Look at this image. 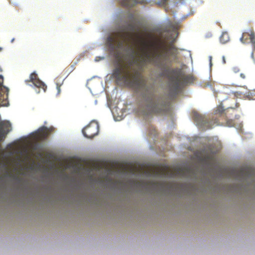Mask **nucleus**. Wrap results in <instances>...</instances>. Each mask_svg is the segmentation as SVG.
<instances>
[{
  "label": "nucleus",
  "instance_id": "nucleus-11",
  "mask_svg": "<svg viewBox=\"0 0 255 255\" xmlns=\"http://www.w3.org/2000/svg\"><path fill=\"white\" fill-rule=\"evenodd\" d=\"M241 41L243 43H252L255 44V33L252 30H250L249 32H244L242 34V36L240 38Z\"/></svg>",
  "mask_w": 255,
  "mask_h": 255
},
{
  "label": "nucleus",
  "instance_id": "nucleus-2",
  "mask_svg": "<svg viewBox=\"0 0 255 255\" xmlns=\"http://www.w3.org/2000/svg\"><path fill=\"white\" fill-rule=\"evenodd\" d=\"M138 29V27H136L134 23H128L124 29L108 36L106 40L107 44L111 51H115L123 48L126 39L128 37L136 43L139 49L149 61H153L157 66H163V62L161 61V54L157 55L155 58L151 57L148 51L153 46V44L144 38L138 32H135Z\"/></svg>",
  "mask_w": 255,
  "mask_h": 255
},
{
  "label": "nucleus",
  "instance_id": "nucleus-24",
  "mask_svg": "<svg viewBox=\"0 0 255 255\" xmlns=\"http://www.w3.org/2000/svg\"><path fill=\"white\" fill-rule=\"evenodd\" d=\"M36 92L38 94L40 93V90L37 91L36 89L35 90Z\"/></svg>",
  "mask_w": 255,
  "mask_h": 255
},
{
  "label": "nucleus",
  "instance_id": "nucleus-17",
  "mask_svg": "<svg viewBox=\"0 0 255 255\" xmlns=\"http://www.w3.org/2000/svg\"><path fill=\"white\" fill-rule=\"evenodd\" d=\"M62 83L61 84L56 83V88L57 90V94H59L60 93V87L62 85Z\"/></svg>",
  "mask_w": 255,
  "mask_h": 255
},
{
  "label": "nucleus",
  "instance_id": "nucleus-4",
  "mask_svg": "<svg viewBox=\"0 0 255 255\" xmlns=\"http://www.w3.org/2000/svg\"><path fill=\"white\" fill-rule=\"evenodd\" d=\"M160 47L162 48V49L163 50H166V52L164 53L162 52H160V53H157V54H152V55L149 52V51H148V52H149L151 57H152V58H155V57H156L157 56V55L161 54V61L163 62V64L164 65L163 66L160 67V66H157L155 64V63H154V62L153 61H149L145 56H144V57L143 60L144 62H148L149 63H151L159 68L164 69L167 66V61L168 60V57L167 56V53H168L169 55L172 56L175 58L177 57V56L178 54V52L177 48H176L174 46V45H173L172 44H169L168 49H167V48H166L165 44H164V43L161 44L160 45ZM149 50H150V49H149Z\"/></svg>",
  "mask_w": 255,
  "mask_h": 255
},
{
  "label": "nucleus",
  "instance_id": "nucleus-20",
  "mask_svg": "<svg viewBox=\"0 0 255 255\" xmlns=\"http://www.w3.org/2000/svg\"><path fill=\"white\" fill-rule=\"evenodd\" d=\"M233 70H234V72H235V73H237L239 71V69L237 67L234 68Z\"/></svg>",
  "mask_w": 255,
  "mask_h": 255
},
{
  "label": "nucleus",
  "instance_id": "nucleus-23",
  "mask_svg": "<svg viewBox=\"0 0 255 255\" xmlns=\"http://www.w3.org/2000/svg\"><path fill=\"white\" fill-rule=\"evenodd\" d=\"M147 36H148V37H149V38H151V35H150V34H147Z\"/></svg>",
  "mask_w": 255,
  "mask_h": 255
},
{
  "label": "nucleus",
  "instance_id": "nucleus-8",
  "mask_svg": "<svg viewBox=\"0 0 255 255\" xmlns=\"http://www.w3.org/2000/svg\"><path fill=\"white\" fill-rule=\"evenodd\" d=\"M3 78L0 75V107L7 106L8 104V89L3 85Z\"/></svg>",
  "mask_w": 255,
  "mask_h": 255
},
{
  "label": "nucleus",
  "instance_id": "nucleus-10",
  "mask_svg": "<svg viewBox=\"0 0 255 255\" xmlns=\"http://www.w3.org/2000/svg\"><path fill=\"white\" fill-rule=\"evenodd\" d=\"M53 130V128H48L46 127H42L38 130L36 134V138L39 141L44 140L48 137Z\"/></svg>",
  "mask_w": 255,
  "mask_h": 255
},
{
  "label": "nucleus",
  "instance_id": "nucleus-7",
  "mask_svg": "<svg viewBox=\"0 0 255 255\" xmlns=\"http://www.w3.org/2000/svg\"><path fill=\"white\" fill-rule=\"evenodd\" d=\"M99 131V126L98 122L92 121L83 130L84 135L89 138H92L97 135Z\"/></svg>",
  "mask_w": 255,
  "mask_h": 255
},
{
  "label": "nucleus",
  "instance_id": "nucleus-16",
  "mask_svg": "<svg viewBox=\"0 0 255 255\" xmlns=\"http://www.w3.org/2000/svg\"><path fill=\"white\" fill-rule=\"evenodd\" d=\"M168 0H161L158 2H157V4L159 6H166L167 4Z\"/></svg>",
  "mask_w": 255,
  "mask_h": 255
},
{
  "label": "nucleus",
  "instance_id": "nucleus-6",
  "mask_svg": "<svg viewBox=\"0 0 255 255\" xmlns=\"http://www.w3.org/2000/svg\"><path fill=\"white\" fill-rule=\"evenodd\" d=\"M25 83L31 87L41 89L45 92L47 89L45 84L41 81L38 77L35 72L32 73L30 76L29 79L25 81Z\"/></svg>",
  "mask_w": 255,
  "mask_h": 255
},
{
  "label": "nucleus",
  "instance_id": "nucleus-22",
  "mask_svg": "<svg viewBox=\"0 0 255 255\" xmlns=\"http://www.w3.org/2000/svg\"><path fill=\"white\" fill-rule=\"evenodd\" d=\"M242 174H243V170L240 171L238 173V174H240V175Z\"/></svg>",
  "mask_w": 255,
  "mask_h": 255
},
{
  "label": "nucleus",
  "instance_id": "nucleus-19",
  "mask_svg": "<svg viewBox=\"0 0 255 255\" xmlns=\"http://www.w3.org/2000/svg\"><path fill=\"white\" fill-rule=\"evenodd\" d=\"M240 77H241L242 79H245L246 78V76L245 74H244V73H241V74H240Z\"/></svg>",
  "mask_w": 255,
  "mask_h": 255
},
{
  "label": "nucleus",
  "instance_id": "nucleus-9",
  "mask_svg": "<svg viewBox=\"0 0 255 255\" xmlns=\"http://www.w3.org/2000/svg\"><path fill=\"white\" fill-rule=\"evenodd\" d=\"M215 154L216 152L213 150V146L210 145L205 148L203 151L202 160L208 164L212 163L215 160Z\"/></svg>",
  "mask_w": 255,
  "mask_h": 255
},
{
  "label": "nucleus",
  "instance_id": "nucleus-13",
  "mask_svg": "<svg viewBox=\"0 0 255 255\" xmlns=\"http://www.w3.org/2000/svg\"><path fill=\"white\" fill-rule=\"evenodd\" d=\"M220 42L223 44H225L228 42L230 40V37L228 33L227 32H223L220 37Z\"/></svg>",
  "mask_w": 255,
  "mask_h": 255
},
{
  "label": "nucleus",
  "instance_id": "nucleus-25",
  "mask_svg": "<svg viewBox=\"0 0 255 255\" xmlns=\"http://www.w3.org/2000/svg\"><path fill=\"white\" fill-rule=\"evenodd\" d=\"M211 58H212V57L210 56V64H211Z\"/></svg>",
  "mask_w": 255,
  "mask_h": 255
},
{
  "label": "nucleus",
  "instance_id": "nucleus-15",
  "mask_svg": "<svg viewBox=\"0 0 255 255\" xmlns=\"http://www.w3.org/2000/svg\"><path fill=\"white\" fill-rule=\"evenodd\" d=\"M224 111V110L222 107H218L215 111V114L221 115L223 113Z\"/></svg>",
  "mask_w": 255,
  "mask_h": 255
},
{
  "label": "nucleus",
  "instance_id": "nucleus-26",
  "mask_svg": "<svg viewBox=\"0 0 255 255\" xmlns=\"http://www.w3.org/2000/svg\"><path fill=\"white\" fill-rule=\"evenodd\" d=\"M1 50V48L0 47V51Z\"/></svg>",
  "mask_w": 255,
  "mask_h": 255
},
{
  "label": "nucleus",
  "instance_id": "nucleus-21",
  "mask_svg": "<svg viewBox=\"0 0 255 255\" xmlns=\"http://www.w3.org/2000/svg\"><path fill=\"white\" fill-rule=\"evenodd\" d=\"M222 60H223V63L224 64H225L226 62V60H225V56H223V57H222Z\"/></svg>",
  "mask_w": 255,
  "mask_h": 255
},
{
  "label": "nucleus",
  "instance_id": "nucleus-3",
  "mask_svg": "<svg viewBox=\"0 0 255 255\" xmlns=\"http://www.w3.org/2000/svg\"><path fill=\"white\" fill-rule=\"evenodd\" d=\"M169 79L171 87L175 91H178L181 86L192 82V77L186 75L179 68L173 69L171 71Z\"/></svg>",
  "mask_w": 255,
  "mask_h": 255
},
{
  "label": "nucleus",
  "instance_id": "nucleus-12",
  "mask_svg": "<svg viewBox=\"0 0 255 255\" xmlns=\"http://www.w3.org/2000/svg\"><path fill=\"white\" fill-rule=\"evenodd\" d=\"M121 3L126 7H130L137 3L144 4L147 2L145 0H122Z\"/></svg>",
  "mask_w": 255,
  "mask_h": 255
},
{
  "label": "nucleus",
  "instance_id": "nucleus-18",
  "mask_svg": "<svg viewBox=\"0 0 255 255\" xmlns=\"http://www.w3.org/2000/svg\"><path fill=\"white\" fill-rule=\"evenodd\" d=\"M104 57H96V59H95V60L96 61H98L99 60H101V59H104Z\"/></svg>",
  "mask_w": 255,
  "mask_h": 255
},
{
  "label": "nucleus",
  "instance_id": "nucleus-5",
  "mask_svg": "<svg viewBox=\"0 0 255 255\" xmlns=\"http://www.w3.org/2000/svg\"><path fill=\"white\" fill-rule=\"evenodd\" d=\"M192 117L197 125L204 128H211L216 124L215 121H212L210 118L196 112L193 113Z\"/></svg>",
  "mask_w": 255,
  "mask_h": 255
},
{
  "label": "nucleus",
  "instance_id": "nucleus-1",
  "mask_svg": "<svg viewBox=\"0 0 255 255\" xmlns=\"http://www.w3.org/2000/svg\"><path fill=\"white\" fill-rule=\"evenodd\" d=\"M134 53L133 51L132 59L128 61L127 65L123 64L122 56L119 51L115 53V57L117 60V66L113 71L114 77L117 81L124 82L129 87L141 92L145 102V105L140 108L143 115H166L169 113L170 111L169 103L161 97H156L154 85L152 84H148L146 79L137 70H134L132 74L129 70V68L136 62Z\"/></svg>",
  "mask_w": 255,
  "mask_h": 255
},
{
  "label": "nucleus",
  "instance_id": "nucleus-14",
  "mask_svg": "<svg viewBox=\"0 0 255 255\" xmlns=\"http://www.w3.org/2000/svg\"><path fill=\"white\" fill-rule=\"evenodd\" d=\"M176 173L177 175L183 176L184 173V169L182 168H178L176 169Z\"/></svg>",
  "mask_w": 255,
  "mask_h": 255
}]
</instances>
